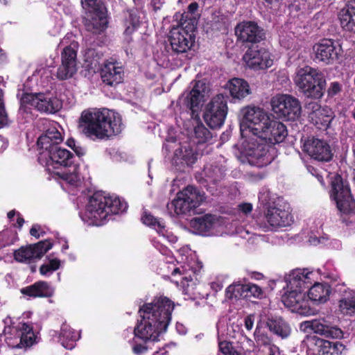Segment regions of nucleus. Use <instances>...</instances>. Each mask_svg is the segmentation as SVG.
<instances>
[{"instance_id":"4468645a","label":"nucleus","mask_w":355,"mask_h":355,"mask_svg":"<svg viewBox=\"0 0 355 355\" xmlns=\"http://www.w3.org/2000/svg\"><path fill=\"white\" fill-rule=\"evenodd\" d=\"M314 60L325 65H333L341 56V47L332 39L323 38L313 46Z\"/></svg>"},{"instance_id":"f03ea898","label":"nucleus","mask_w":355,"mask_h":355,"mask_svg":"<svg viewBox=\"0 0 355 355\" xmlns=\"http://www.w3.org/2000/svg\"><path fill=\"white\" fill-rule=\"evenodd\" d=\"M121 125V119L115 112L105 108L84 110L78 122L82 132L93 140L107 139L119 134Z\"/></svg>"},{"instance_id":"13d9d810","label":"nucleus","mask_w":355,"mask_h":355,"mask_svg":"<svg viewBox=\"0 0 355 355\" xmlns=\"http://www.w3.org/2000/svg\"><path fill=\"white\" fill-rule=\"evenodd\" d=\"M148 347L144 344L136 343L132 347L133 352L137 355H141L146 353Z\"/></svg>"},{"instance_id":"4be33fe9","label":"nucleus","mask_w":355,"mask_h":355,"mask_svg":"<svg viewBox=\"0 0 355 355\" xmlns=\"http://www.w3.org/2000/svg\"><path fill=\"white\" fill-rule=\"evenodd\" d=\"M88 10V19L85 26L87 31L94 34H100L107 27V18L105 8L103 6L83 7Z\"/></svg>"},{"instance_id":"1a4fd4ad","label":"nucleus","mask_w":355,"mask_h":355,"mask_svg":"<svg viewBox=\"0 0 355 355\" xmlns=\"http://www.w3.org/2000/svg\"><path fill=\"white\" fill-rule=\"evenodd\" d=\"M203 199V196L196 187L189 185L178 193L176 198L171 202V207L174 209L177 215L195 214Z\"/></svg>"},{"instance_id":"a19ab883","label":"nucleus","mask_w":355,"mask_h":355,"mask_svg":"<svg viewBox=\"0 0 355 355\" xmlns=\"http://www.w3.org/2000/svg\"><path fill=\"white\" fill-rule=\"evenodd\" d=\"M247 284L233 283L227 287L225 296L229 300L248 298Z\"/></svg>"},{"instance_id":"58836bf2","label":"nucleus","mask_w":355,"mask_h":355,"mask_svg":"<svg viewBox=\"0 0 355 355\" xmlns=\"http://www.w3.org/2000/svg\"><path fill=\"white\" fill-rule=\"evenodd\" d=\"M333 120L331 110L328 107H322L316 114L311 115V121L318 129H327Z\"/></svg>"},{"instance_id":"ea45409f","label":"nucleus","mask_w":355,"mask_h":355,"mask_svg":"<svg viewBox=\"0 0 355 355\" xmlns=\"http://www.w3.org/2000/svg\"><path fill=\"white\" fill-rule=\"evenodd\" d=\"M78 334L69 325L63 324L61 327L59 341L66 349H71L74 347L78 340Z\"/></svg>"},{"instance_id":"c756f323","label":"nucleus","mask_w":355,"mask_h":355,"mask_svg":"<svg viewBox=\"0 0 355 355\" xmlns=\"http://www.w3.org/2000/svg\"><path fill=\"white\" fill-rule=\"evenodd\" d=\"M21 293L33 298L51 297L54 294V288L49 282L37 281L32 285L22 288Z\"/></svg>"},{"instance_id":"5701e85b","label":"nucleus","mask_w":355,"mask_h":355,"mask_svg":"<svg viewBox=\"0 0 355 355\" xmlns=\"http://www.w3.org/2000/svg\"><path fill=\"white\" fill-rule=\"evenodd\" d=\"M259 135L270 146H272L284 141L288 135V130L283 123L275 120H269L260 130Z\"/></svg>"},{"instance_id":"ddd939ff","label":"nucleus","mask_w":355,"mask_h":355,"mask_svg":"<svg viewBox=\"0 0 355 355\" xmlns=\"http://www.w3.org/2000/svg\"><path fill=\"white\" fill-rule=\"evenodd\" d=\"M237 42L249 47L258 45L266 39V33L263 28L254 21H243L237 24L234 28Z\"/></svg>"},{"instance_id":"72a5a7b5","label":"nucleus","mask_w":355,"mask_h":355,"mask_svg":"<svg viewBox=\"0 0 355 355\" xmlns=\"http://www.w3.org/2000/svg\"><path fill=\"white\" fill-rule=\"evenodd\" d=\"M338 310L345 315H355V290L345 288L338 300Z\"/></svg>"},{"instance_id":"603ef678","label":"nucleus","mask_w":355,"mask_h":355,"mask_svg":"<svg viewBox=\"0 0 355 355\" xmlns=\"http://www.w3.org/2000/svg\"><path fill=\"white\" fill-rule=\"evenodd\" d=\"M66 144L71 148L79 157L85 154V149L80 146H77L76 141L73 138H69L66 141Z\"/></svg>"},{"instance_id":"864d4df0","label":"nucleus","mask_w":355,"mask_h":355,"mask_svg":"<svg viewBox=\"0 0 355 355\" xmlns=\"http://www.w3.org/2000/svg\"><path fill=\"white\" fill-rule=\"evenodd\" d=\"M342 91V85L338 82H332L330 83L329 88L327 89V96L329 98H333L336 95L338 94Z\"/></svg>"},{"instance_id":"423d86ee","label":"nucleus","mask_w":355,"mask_h":355,"mask_svg":"<svg viewBox=\"0 0 355 355\" xmlns=\"http://www.w3.org/2000/svg\"><path fill=\"white\" fill-rule=\"evenodd\" d=\"M194 20L189 22H178L176 26H173L169 32L168 41L172 51L177 53H183L191 49L195 42L196 28L194 27Z\"/></svg>"},{"instance_id":"8fccbe9b","label":"nucleus","mask_w":355,"mask_h":355,"mask_svg":"<svg viewBox=\"0 0 355 355\" xmlns=\"http://www.w3.org/2000/svg\"><path fill=\"white\" fill-rule=\"evenodd\" d=\"M319 352L322 355H334V342L327 340H321L320 342Z\"/></svg>"},{"instance_id":"7c9ffc66","label":"nucleus","mask_w":355,"mask_h":355,"mask_svg":"<svg viewBox=\"0 0 355 355\" xmlns=\"http://www.w3.org/2000/svg\"><path fill=\"white\" fill-rule=\"evenodd\" d=\"M331 287L327 283H315L307 292L309 301L315 304L326 303L330 297Z\"/></svg>"},{"instance_id":"5fc2aeb1","label":"nucleus","mask_w":355,"mask_h":355,"mask_svg":"<svg viewBox=\"0 0 355 355\" xmlns=\"http://www.w3.org/2000/svg\"><path fill=\"white\" fill-rule=\"evenodd\" d=\"M12 243L13 241L10 239V232L8 231L0 232V249L9 246Z\"/></svg>"},{"instance_id":"c85d7f7f","label":"nucleus","mask_w":355,"mask_h":355,"mask_svg":"<svg viewBox=\"0 0 355 355\" xmlns=\"http://www.w3.org/2000/svg\"><path fill=\"white\" fill-rule=\"evenodd\" d=\"M225 88L229 91L234 101L242 100L251 93L249 83L240 78H233L228 80Z\"/></svg>"},{"instance_id":"bb28decb","label":"nucleus","mask_w":355,"mask_h":355,"mask_svg":"<svg viewBox=\"0 0 355 355\" xmlns=\"http://www.w3.org/2000/svg\"><path fill=\"white\" fill-rule=\"evenodd\" d=\"M306 269L293 270L286 279L287 288L304 292L305 288H309L312 284L310 275H313V272H306Z\"/></svg>"},{"instance_id":"a211bd4d","label":"nucleus","mask_w":355,"mask_h":355,"mask_svg":"<svg viewBox=\"0 0 355 355\" xmlns=\"http://www.w3.org/2000/svg\"><path fill=\"white\" fill-rule=\"evenodd\" d=\"M77 43L65 46L61 52V64L57 70L56 77L60 80L71 78L77 71Z\"/></svg>"},{"instance_id":"2eb2a0df","label":"nucleus","mask_w":355,"mask_h":355,"mask_svg":"<svg viewBox=\"0 0 355 355\" xmlns=\"http://www.w3.org/2000/svg\"><path fill=\"white\" fill-rule=\"evenodd\" d=\"M247 66L254 70L266 69L273 64L270 51L260 45H250L243 56Z\"/></svg>"},{"instance_id":"9d476101","label":"nucleus","mask_w":355,"mask_h":355,"mask_svg":"<svg viewBox=\"0 0 355 355\" xmlns=\"http://www.w3.org/2000/svg\"><path fill=\"white\" fill-rule=\"evenodd\" d=\"M272 111L279 118L287 121H295L301 115V104L300 101L289 94H281L273 97L271 100Z\"/></svg>"},{"instance_id":"09e8293b","label":"nucleus","mask_w":355,"mask_h":355,"mask_svg":"<svg viewBox=\"0 0 355 355\" xmlns=\"http://www.w3.org/2000/svg\"><path fill=\"white\" fill-rule=\"evenodd\" d=\"M218 347L220 352L224 355H239L231 342L226 340L220 341L218 343Z\"/></svg>"},{"instance_id":"dca6fc26","label":"nucleus","mask_w":355,"mask_h":355,"mask_svg":"<svg viewBox=\"0 0 355 355\" xmlns=\"http://www.w3.org/2000/svg\"><path fill=\"white\" fill-rule=\"evenodd\" d=\"M243 119L247 123L241 125L242 135L244 131H248L251 135L259 134L266 123L270 120L267 113L261 108L256 107H246L242 110Z\"/></svg>"},{"instance_id":"f704fd0d","label":"nucleus","mask_w":355,"mask_h":355,"mask_svg":"<svg viewBox=\"0 0 355 355\" xmlns=\"http://www.w3.org/2000/svg\"><path fill=\"white\" fill-rule=\"evenodd\" d=\"M339 19L343 30L355 33V0L349 1L340 11Z\"/></svg>"},{"instance_id":"c03bdc74","label":"nucleus","mask_w":355,"mask_h":355,"mask_svg":"<svg viewBox=\"0 0 355 355\" xmlns=\"http://www.w3.org/2000/svg\"><path fill=\"white\" fill-rule=\"evenodd\" d=\"M198 3L196 1L191 3L187 8V12H184L181 15V18L179 21V22H189L190 20L193 21L194 20V27L196 28L197 26V19L195 17L193 16V14L197 11L198 9Z\"/></svg>"},{"instance_id":"0eeeda50","label":"nucleus","mask_w":355,"mask_h":355,"mask_svg":"<svg viewBox=\"0 0 355 355\" xmlns=\"http://www.w3.org/2000/svg\"><path fill=\"white\" fill-rule=\"evenodd\" d=\"M272 148L259 134L251 135L245 146L248 162L252 166L259 168L266 166L272 162L273 155L270 153Z\"/></svg>"},{"instance_id":"774afa93","label":"nucleus","mask_w":355,"mask_h":355,"mask_svg":"<svg viewBox=\"0 0 355 355\" xmlns=\"http://www.w3.org/2000/svg\"><path fill=\"white\" fill-rule=\"evenodd\" d=\"M53 272L48 264H43L40 268V272L42 275H46L48 272Z\"/></svg>"},{"instance_id":"a18cd8bd","label":"nucleus","mask_w":355,"mask_h":355,"mask_svg":"<svg viewBox=\"0 0 355 355\" xmlns=\"http://www.w3.org/2000/svg\"><path fill=\"white\" fill-rule=\"evenodd\" d=\"M194 134L198 144H204L211 138L210 131L202 124L195 127Z\"/></svg>"},{"instance_id":"6ab92c4d","label":"nucleus","mask_w":355,"mask_h":355,"mask_svg":"<svg viewBox=\"0 0 355 355\" xmlns=\"http://www.w3.org/2000/svg\"><path fill=\"white\" fill-rule=\"evenodd\" d=\"M264 216L268 223L273 227L289 226L293 218L282 199H279V207L275 203L269 204L264 211Z\"/></svg>"},{"instance_id":"f257e3e1","label":"nucleus","mask_w":355,"mask_h":355,"mask_svg":"<svg viewBox=\"0 0 355 355\" xmlns=\"http://www.w3.org/2000/svg\"><path fill=\"white\" fill-rule=\"evenodd\" d=\"M175 304L166 296L155 297L150 303L140 306V322L135 329L136 337L146 342L158 340L159 335L165 331L171 322Z\"/></svg>"},{"instance_id":"69168bd1","label":"nucleus","mask_w":355,"mask_h":355,"mask_svg":"<svg viewBox=\"0 0 355 355\" xmlns=\"http://www.w3.org/2000/svg\"><path fill=\"white\" fill-rule=\"evenodd\" d=\"M254 320L251 315H248L245 318V327L248 330H251L253 327Z\"/></svg>"},{"instance_id":"f8f14e48","label":"nucleus","mask_w":355,"mask_h":355,"mask_svg":"<svg viewBox=\"0 0 355 355\" xmlns=\"http://www.w3.org/2000/svg\"><path fill=\"white\" fill-rule=\"evenodd\" d=\"M34 107L41 112L55 113L61 108V103L56 98H51L44 93H24L20 99V109Z\"/></svg>"},{"instance_id":"9b49d317","label":"nucleus","mask_w":355,"mask_h":355,"mask_svg":"<svg viewBox=\"0 0 355 355\" xmlns=\"http://www.w3.org/2000/svg\"><path fill=\"white\" fill-rule=\"evenodd\" d=\"M227 99V96L219 94L206 105L203 118L210 128H220L223 125L228 110Z\"/></svg>"},{"instance_id":"f3484780","label":"nucleus","mask_w":355,"mask_h":355,"mask_svg":"<svg viewBox=\"0 0 355 355\" xmlns=\"http://www.w3.org/2000/svg\"><path fill=\"white\" fill-rule=\"evenodd\" d=\"M53 245L51 239H45L34 244L22 246L14 252V258L17 262L30 263L41 259Z\"/></svg>"},{"instance_id":"4d7b16f0","label":"nucleus","mask_w":355,"mask_h":355,"mask_svg":"<svg viewBox=\"0 0 355 355\" xmlns=\"http://www.w3.org/2000/svg\"><path fill=\"white\" fill-rule=\"evenodd\" d=\"M30 234L36 239H39L45 234V232L42 230L40 225L33 224L30 230Z\"/></svg>"},{"instance_id":"bf43d9fd","label":"nucleus","mask_w":355,"mask_h":355,"mask_svg":"<svg viewBox=\"0 0 355 355\" xmlns=\"http://www.w3.org/2000/svg\"><path fill=\"white\" fill-rule=\"evenodd\" d=\"M334 355H340L346 349V347L340 341L334 342Z\"/></svg>"},{"instance_id":"cd10ccee","label":"nucleus","mask_w":355,"mask_h":355,"mask_svg":"<svg viewBox=\"0 0 355 355\" xmlns=\"http://www.w3.org/2000/svg\"><path fill=\"white\" fill-rule=\"evenodd\" d=\"M63 140L61 133L55 127L48 128L37 139V146L44 150L40 153L38 159L40 162L42 159L45 153L51 149L54 146H58Z\"/></svg>"},{"instance_id":"0e129e2a","label":"nucleus","mask_w":355,"mask_h":355,"mask_svg":"<svg viewBox=\"0 0 355 355\" xmlns=\"http://www.w3.org/2000/svg\"><path fill=\"white\" fill-rule=\"evenodd\" d=\"M52 271L57 270L60 266V261L58 259H53L49 261L48 263Z\"/></svg>"},{"instance_id":"2f4dec72","label":"nucleus","mask_w":355,"mask_h":355,"mask_svg":"<svg viewBox=\"0 0 355 355\" xmlns=\"http://www.w3.org/2000/svg\"><path fill=\"white\" fill-rule=\"evenodd\" d=\"M141 221L147 226L151 227L155 229L159 234L166 237L170 242L175 243L177 241V237L171 232H168L166 229L164 221L162 219H158L150 213L144 211L141 216Z\"/></svg>"},{"instance_id":"6e6552de","label":"nucleus","mask_w":355,"mask_h":355,"mask_svg":"<svg viewBox=\"0 0 355 355\" xmlns=\"http://www.w3.org/2000/svg\"><path fill=\"white\" fill-rule=\"evenodd\" d=\"M330 198L336 202V207L341 214H355V200L349 186L344 184L339 175H336L331 182Z\"/></svg>"},{"instance_id":"680f3d73","label":"nucleus","mask_w":355,"mask_h":355,"mask_svg":"<svg viewBox=\"0 0 355 355\" xmlns=\"http://www.w3.org/2000/svg\"><path fill=\"white\" fill-rule=\"evenodd\" d=\"M248 275L252 279L261 280L264 278L263 273L257 271L247 270Z\"/></svg>"},{"instance_id":"473e14b6","label":"nucleus","mask_w":355,"mask_h":355,"mask_svg":"<svg viewBox=\"0 0 355 355\" xmlns=\"http://www.w3.org/2000/svg\"><path fill=\"white\" fill-rule=\"evenodd\" d=\"M198 152L194 145L185 144L175 150V157L177 160H180L181 164H184L187 166H191L196 163L198 158Z\"/></svg>"},{"instance_id":"c9c22d12","label":"nucleus","mask_w":355,"mask_h":355,"mask_svg":"<svg viewBox=\"0 0 355 355\" xmlns=\"http://www.w3.org/2000/svg\"><path fill=\"white\" fill-rule=\"evenodd\" d=\"M266 325L271 332L282 339L288 338L291 333L289 324L281 317L268 318Z\"/></svg>"},{"instance_id":"49530a36","label":"nucleus","mask_w":355,"mask_h":355,"mask_svg":"<svg viewBox=\"0 0 355 355\" xmlns=\"http://www.w3.org/2000/svg\"><path fill=\"white\" fill-rule=\"evenodd\" d=\"M246 289L248 293V298L253 297L261 300L264 298L266 296L263 289L257 284L249 282L247 284Z\"/></svg>"},{"instance_id":"a878e982","label":"nucleus","mask_w":355,"mask_h":355,"mask_svg":"<svg viewBox=\"0 0 355 355\" xmlns=\"http://www.w3.org/2000/svg\"><path fill=\"white\" fill-rule=\"evenodd\" d=\"M308 327L311 329L315 333L325 338L332 339H341L343 338L344 333L340 328L337 326H334L330 322L324 318L315 319L307 322Z\"/></svg>"},{"instance_id":"338daca9","label":"nucleus","mask_w":355,"mask_h":355,"mask_svg":"<svg viewBox=\"0 0 355 355\" xmlns=\"http://www.w3.org/2000/svg\"><path fill=\"white\" fill-rule=\"evenodd\" d=\"M24 223V219L19 212H17V218L16 224L13 225L19 229H21Z\"/></svg>"},{"instance_id":"3c124183","label":"nucleus","mask_w":355,"mask_h":355,"mask_svg":"<svg viewBox=\"0 0 355 355\" xmlns=\"http://www.w3.org/2000/svg\"><path fill=\"white\" fill-rule=\"evenodd\" d=\"M3 92L1 89H0V126H3L8 124V119L7 113L5 110L4 103H3Z\"/></svg>"},{"instance_id":"79ce46f5","label":"nucleus","mask_w":355,"mask_h":355,"mask_svg":"<svg viewBox=\"0 0 355 355\" xmlns=\"http://www.w3.org/2000/svg\"><path fill=\"white\" fill-rule=\"evenodd\" d=\"M254 336L255 342L258 345L271 347L272 339L261 328L257 327Z\"/></svg>"},{"instance_id":"4c0bfd02","label":"nucleus","mask_w":355,"mask_h":355,"mask_svg":"<svg viewBox=\"0 0 355 355\" xmlns=\"http://www.w3.org/2000/svg\"><path fill=\"white\" fill-rule=\"evenodd\" d=\"M199 83L200 82H197L195 84L184 98V104L191 111L193 114L198 111L200 103L204 98V94L199 89Z\"/></svg>"},{"instance_id":"37998d69","label":"nucleus","mask_w":355,"mask_h":355,"mask_svg":"<svg viewBox=\"0 0 355 355\" xmlns=\"http://www.w3.org/2000/svg\"><path fill=\"white\" fill-rule=\"evenodd\" d=\"M139 25V17L133 14L129 13L128 17L124 20V26L125 27L124 33L126 35H131Z\"/></svg>"},{"instance_id":"e433bc0d","label":"nucleus","mask_w":355,"mask_h":355,"mask_svg":"<svg viewBox=\"0 0 355 355\" xmlns=\"http://www.w3.org/2000/svg\"><path fill=\"white\" fill-rule=\"evenodd\" d=\"M214 223L215 218L213 215L205 214L192 218L190 221V226L196 233L204 234L213 227Z\"/></svg>"},{"instance_id":"052dcab7","label":"nucleus","mask_w":355,"mask_h":355,"mask_svg":"<svg viewBox=\"0 0 355 355\" xmlns=\"http://www.w3.org/2000/svg\"><path fill=\"white\" fill-rule=\"evenodd\" d=\"M239 210L245 214H248L252 211V205L249 202H243L238 206Z\"/></svg>"},{"instance_id":"6e6d98bb","label":"nucleus","mask_w":355,"mask_h":355,"mask_svg":"<svg viewBox=\"0 0 355 355\" xmlns=\"http://www.w3.org/2000/svg\"><path fill=\"white\" fill-rule=\"evenodd\" d=\"M322 108L321 105L315 101H311L305 105V109L307 110L309 118L311 120V115L316 114Z\"/></svg>"},{"instance_id":"412c9836","label":"nucleus","mask_w":355,"mask_h":355,"mask_svg":"<svg viewBox=\"0 0 355 355\" xmlns=\"http://www.w3.org/2000/svg\"><path fill=\"white\" fill-rule=\"evenodd\" d=\"M303 150L312 159L322 162L331 161L334 156L329 143L314 137L307 139L304 144Z\"/></svg>"},{"instance_id":"393cba45","label":"nucleus","mask_w":355,"mask_h":355,"mask_svg":"<svg viewBox=\"0 0 355 355\" xmlns=\"http://www.w3.org/2000/svg\"><path fill=\"white\" fill-rule=\"evenodd\" d=\"M47 155L49 159L46 161L47 167L53 168L60 166L69 167L74 164L75 157L69 150L58 146L51 147V149L45 153L43 156Z\"/></svg>"},{"instance_id":"7ed1b4c3","label":"nucleus","mask_w":355,"mask_h":355,"mask_svg":"<svg viewBox=\"0 0 355 355\" xmlns=\"http://www.w3.org/2000/svg\"><path fill=\"white\" fill-rule=\"evenodd\" d=\"M293 82L306 98L320 100L325 92L327 81L324 73L319 69L304 66L296 70Z\"/></svg>"},{"instance_id":"aec40b11","label":"nucleus","mask_w":355,"mask_h":355,"mask_svg":"<svg viewBox=\"0 0 355 355\" xmlns=\"http://www.w3.org/2000/svg\"><path fill=\"white\" fill-rule=\"evenodd\" d=\"M282 301L285 306L300 315H310L314 313L309 300L306 298V292L288 289L282 296Z\"/></svg>"},{"instance_id":"e2e57ef3","label":"nucleus","mask_w":355,"mask_h":355,"mask_svg":"<svg viewBox=\"0 0 355 355\" xmlns=\"http://www.w3.org/2000/svg\"><path fill=\"white\" fill-rule=\"evenodd\" d=\"M83 7L103 6L98 0H81Z\"/></svg>"},{"instance_id":"b1692460","label":"nucleus","mask_w":355,"mask_h":355,"mask_svg":"<svg viewBox=\"0 0 355 355\" xmlns=\"http://www.w3.org/2000/svg\"><path fill=\"white\" fill-rule=\"evenodd\" d=\"M100 73L103 83L111 87L121 83L124 78L122 65L116 60H106L101 68Z\"/></svg>"},{"instance_id":"39448f33","label":"nucleus","mask_w":355,"mask_h":355,"mask_svg":"<svg viewBox=\"0 0 355 355\" xmlns=\"http://www.w3.org/2000/svg\"><path fill=\"white\" fill-rule=\"evenodd\" d=\"M3 334L6 344L13 349H27L40 339L39 332L33 329V324L24 322L6 327Z\"/></svg>"},{"instance_id":"20e7f679","label":"nucleus","mask_w":355,"mask_h":355,"mask_svg":"<svg viewBox=\"0 0 355 355\" xmlns=\"http://www.w3.org/2000/svg\"><path fill=\"white\" fill-rule=\"evenodd\" d=\"M128 208L127 203L119 197L106 196L105 193L96 191L89 199L87 211L91 217L103 220L109 215L119 214Z\"/></svg>"},{"instance_id":"de8ad7c7","label":"nucleus","mask_w":355,"mask_h":355,"mask_svg":"<svg viewBox=\"0 0 355 355\" xmlns=\"http://www.w3.org/2000/svg\"><path fill=\"white\" fill-rule=\"evenodd\" d=\"M205 176L213 183H216L221 178L220 169L217 166L205 167L204 169Z\"/></svg>"}]
</instances>
